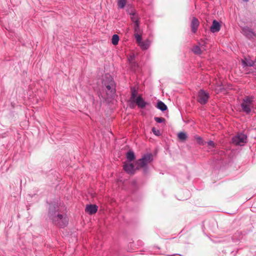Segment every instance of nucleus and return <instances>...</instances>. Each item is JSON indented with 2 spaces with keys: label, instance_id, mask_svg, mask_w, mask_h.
<instances>
[{
  "label": "nucleus",
  "instance_id": "obj_16",
  "mask_svg": "<svg viewBox=\"0 0 256 256\" xmlns=\"http://www.w3.org/2000/svg\"><path fill=\"white\" fill-rule=\"evenodd\" d=\"M157 108L162 111H164L168 108L167 106L162 101L158 102Z\"/></svg>",
  "mask_w": 256,
  "mask_h": 256
},
{
  "label": "nucleus",
  "instance_id": "obj_23",
  "mask_svg": "<svg viewBox=\"0 0 256 256\" xmlns=\"http://www.w3.org/2000/svg\"><path fill=\"white\" fill-rule=\"evenodd\" d=\"M195 138L198 144H202V145L204 144V140L201 137L196 136L195 137Z\"/></svg>",
  "mask_w": 256,
  "mask_h": 256
},
{
  "label": "nucleus",
  "instance_id": "obj_13",
  "mask_svg": "<svg viewBox=\"0 0 256 256\" xmlns=\"http://www.w3.org/2000/svg\"><path fill=\"white\" fill-rule=\"evenodd\" d=\"M210 29V31L212 32H218L220 29V25L218 22L216 20H214Z\"/></svg>",
  "mask_w": 256,
  "mask_h": 256
},
{
  "label": "nucleus",
  "instance_id": "obj_7",
  "mask_svg": "<svg viewBox=\"0 0 256 256\" xmlns=\"http://www.w3.org/2000/svg\"><path fill=\"white\" fill-rule=\"evenodd\" d=\"M200 26V22L197 18L192 17L190 22V28L192 31L194 33H196Z\"/></svg>",
  "mask_w": 256,
  "mask_h": 256
},
{
  "label": "nucleus",
  "instance_id": "obj_20",
  "mask_svg": "<svg viewBox=\"0 0 256 256\" xmlns=\"http://www.w3.org/2000/svg\"><path fill=\"white\" fill-rule=\"evenodd\" d=\"M178 138L182 141L185 140L187 138V136L186 133L180 132L178 134Z\"/></svg>",
  "mask_w": 256,
  "mask_h": 256
},
{
  "label": "nucleus",
  "instance_id": "obj_24",
  "mask_svg": "<svg viewBox=\"0 0 256 256\" xmlns=\"http://www.w3.org/2000/svg\"><path fill=\"white\" fill-rule=\"evenodd\" d=\"M154 119L155 121L158 123H162L165 122V119L163 118L155 117Z\"/></svg>",
  "mask_w": 256,
  "mask_h": 256
},
{
  "label": "nucleus",
  "instance_id": "obj_14",
  "mask_svg": "<svg viewBox=\"0 0 256 256\" xmlns=\"http://www.w3.org/2000/svg\"><path fill=\"white\" fill-rule=\"evenodd\" d=\"M206 50V48L204 46H202L201 48H200L198 46H194L192 49V51L194 54H200L202 53L203 52Z\"/></svg>",
  "mask_w": 256,
  "mask_h": 256
},
{
  "label": "nucleus",
  "instance_id": "obj_11",
  "mask_svg": "<svg viewBox=\"0 0 256 256\" xmlns=\"http://www.w3.org/2000/svg\"><path fill=\"white\" fill-rule=\"evenodd\" d=\"M142 37H140V39L139 40H136L138 42V46L142 49V50H146L148 48L150 45V42L148 40H146L145 42H142Z\"/></svg>",
  "mask_w": 256,
  "mask_h": 256
},
{
  "label": "nucleus",
  "instance_id": "obj_4",
  "mask_svg": "<svg viewBox=\"0 0 256 256\" xmlns=\"http://www.w3.org/2000/svg\"><path fill=\"white\" fill-rule=\"evenodd\" d=\"M152 160V154H147L144 156L142 158L136 160L135 164L136 168L139 169L146 166Z\"/></svg>",
  "mask_w": 256,
  "mask_h": 256
},
{
  "label": "nucleus",
  "instance_id": "obj_17",
  "mask_svg": "<svg viewBox=\"0 0 256 256\" xmlns=\"http://www.w3.org/2000/svg\"><path fill=\"white\" fill-rule=\"evenodd\" d=\"M126 158L130 162L134 160L135 159L134 152L132 151H128L126 154Z\"/></svg>",
  "mask_w": 256,
  "mask_h": 256
},
{
  "label": "nucleus",
  "instance_id": "obj_2",
  "mask_svg": "<svg viewBox=\"0 0 256 256\" xmlns=\"http://www.w3.org/2000/svg\"><path fill=\"white\" fill-rule=\"evenodd\" d=\"M50 218L52 219L53 224L60 227H64L68 224V218L66 214H54L50 212Z\"/></svg>",
  "mask_w": 256,
  "mask_h": 256
},
{
  "label": "nucleus",
  "instance_id": "obj_28",
  "mask_svg": "<svg viewBox=\"0 0 256 256\" xmlns=\"http://www.w3.org/2000/svg\"><path fill=\"white\" fill-rule=\"evenodd\" d=\"M242 64H248L244 60H243Z\"/></svg>",
  "mask_w": 256,
  "mask_h": 256
},
{
  "label": "nucleus",
  "instance_id": "obj_19",
  "mask_svg": "<svg viewBox=\"0 0 256 256\" xmlns=\"http://www.w3.org/2000/svg\"><path fill=\"white\" fill-rule=\"evenodd\" d=\"M130 18L132 20L134 23L139 22L138 18L136 14L134 12H132L130 13Z\"/></svg>",
  "mask_w": 256,
  "mask_h": 256
},
{
  "label": "nucleus",
  "instance_id": "obj_21",
  "mask_svg": "<svg viewBox=\"0 0 256 256\" xmlns=\"http://www.w3.org/2000/svg\"><path fill=\"white\" fill-rule=\"evenodd\" d=\"M127 0H118V8H123L126 4Z\"/></svg>",
  "mask_w": 256,
  "mask_h": 256
},
{
  "label": "nucleus",
  "instance_id": "obj_22",
  "mask_svg": "<svg viewBox=\"0 0 256 256\" xmlns=\"http://www.w3.org/2000/svg\"><path fill=\"white\" fill-rule=\"evenodd\" d=\"M137 91L134 88L132 89V92H131V97L130 99L132 100H134L135 99L136 95H137Z\"/></svg>",
  "mask_w": 256,
  "mask_h": 256
},
{
  "label": "nucleus",
  "instance_id": "obj_8",
  "mask_svg": "<svg viewBox=\"0 0 256 256\" xmlns=\"http://www.w3.org/2000/svg\"><path fill=\"white\" fill-rule=\"evenodd\" d=\"M134 35L136 40H139L140 37H142V31L140 28L139 22H136L134 24Z\"/></svg>",
  "mask_w": 256,
  "mask_h": 256
},
{
  "label": "nucleus",
  "instance_id": "obj_1",
  "mask_svg": "<svg viewBox=\"0 0 256 256\" xmlns=\"http://www.w3.org/2000/svg\"><path fill=\"white\" fill-rule=\"evenodd\" d=\"M102 86L106 88L108 95L112 96L116 92V84L112 76L108 74H106L102 78Z\"/></svg>",
  "mask_w": 256,
  "mask_h": 256
},
{
  "label": "nucleus",
  "instance_id": "obj_9",
  "mask_svg": "<svg viewBox=\"0 0 256 256\" xmlns=\"http://www.w3.org/2000/svg\"><path fill=\"white\" fill-rule=\"evenodd\" d=\"M98 208L96 204H88L86 206L85 211L90 214H93L97 212Z\"/></svg>",
  "mask_w": 256,
  "mask_h": 256
},
{
  "label": "nucleus",
  "instance_id": "obj_12",
  "mask_svg": "<svg viewBox=\"0 0 256 256\" xmlns=\"http://www.w3.org/2000/svg\"><path fill=\"white\" fill-rule=\"evenodd\" d=\"M137 106L140 108H144L146 104V102H144L142 98L139 96L134 100Z\"/></svg>",
  "mask_w": 256,
  "mask_h": 256
},
{
  "label": "nucleus",
  "instance_id": "obj_25",
  "mask_svg": "<svg viewBox=\"0 0 256 256\" xmlns=\"http://www.w3.org/2000/svg\"><path fill=\"white\" fill-rule=\"evenodd\" d=\"M152 131L153 133L156 136H158L160 135V131L158 130H156L155 128H152Z\"/></svg>",
  "mask_w": 256,
  "mask_h": 256
},
{
  "label": "nucleus",
  "instance_id": "obj_6",
  "mask_svg": "<svg viewBox=\"0 0 256 256\" xmlns=\"http://www.w3.org/2000/svg\"><path fill=\"white\" fill-rule=\"evenodd\" d=\"M210 98L209 94L203 90H200L198 94L197 100L202 104H206Z\"/></svg>",
  "mask_w": 256,
  "mask_h": 256
},
{
  "label": "nucleus",
  "instance_id": "obj_10",
  "mask_svg": "<svg viewBox=\"0 0 256 256\" xmlns=\"http://www.w3.org/2000/svg\"><path fill=\"white\" fill-rule=\"evenodd\" d=\"M124 170L128 174H134V166L132 164L124 162Z\"/></svg>",
  "mask_w": 256,
  "mask_h": 256
},
{
  "label": "nucleus",
  "instance_id": "obj_15",
  "mask_svg": "<svg viewBox=\"0 0 256 256\" xmlns=\"http://www.w3.org/2000/svg\"><path fill=\"white\" fill-rule=\"evenodd\" d=\"M244 34L248 38H252L255 36L254 33L249 28H244L243 30Z\"/></svg>",
  "mask_w": 256,
  "mask_h": 256
},
{
  "label": "nucleus",
  "instance_id": "obj_27",
  "mask_svg": "<svg viewBox=\"0 0 256 256\" xmlns=\"http://www.w3.org/2000/svg\"><path fill=\"white\" fill-rule=\"evenodd\" d=\"M132 58H133V56H130V57L128 58V60L130 61V62L131 63L132 62Z\"/></svg>",
  "mask_w": 256,
  "mask_h": 256
},
{
  "label": "nucleus",
  "instance_id": "obj_5",
  "mask_svg": "<svg viewBox=\"0 0 256 256\" xmlns=\"http://www.w3.org/2000/svg\"><path fill=\"white\" fill-rule=\"evenodd\" d=\"M247 136L243 134H239L232 138V142L236 146H243L246 142Z\"/></svg>",
  "mask_w": 256,
  "mask_h": 256
},
{
  "label": "nucleus",
  "instance_id": "obj_26",
  "mask_svg": "<svg viewBox=\"0 0 256 256\" xmlns=\"http://www.w3.org/2000/svg\"><path fill=\"white\" fill-rule=\"evenodd\" d=\"M208 146H211L212 147H214L215 146L214 142L212 140H210L209 142H208Z\"/></svg>",
  "mask_w": 256,
  "mask_h": 256
},
{
  "label": "nucleus",
  "instance_id": "obj_29",
  "mask_svg": "<svg viewBox=\"0 0 256 256\" xmlns=\"http://www.w3.org/2000/svg\"><path fill=\"white\" fill-rule=\"evenodd\" d=\"M245 66H252V65L250 64V65H245Z\"/></svg>",
  "mask_w": 256,
  "mask_h": 256
},
{
  "label": "nucleus",
  "instance_id": "obj_3",
  "mask_svg": "<svg viewBox=\"0 0 256 256\" xmlns=\"http://www.w3.org/2000/svg\"><path fill=\"white\" fill-rule=\"evenodd\" d=\"M253 97L247 96L242 100L241 107L242 111L247 114L250 112L253 107Z\"/></svg>",
  "mask_w": 256,
  "mask_h": 256
},
{
  "label": "nucleus",
  "instance_id": "obj_18",
  "mask_svg": "<svg viewBox=\"0 0 256 256\" xmlns=\"http://www.w3.org/2000/svg\"><path fill=\"white\" fill-rule=\"evenodd\" d=\"M119 41V36L118 34H114L112 36V43L116 46L118 44Z\"/></svg>",
  "mask_w": 256,
  "mask_h": 256
}]
</instances>
